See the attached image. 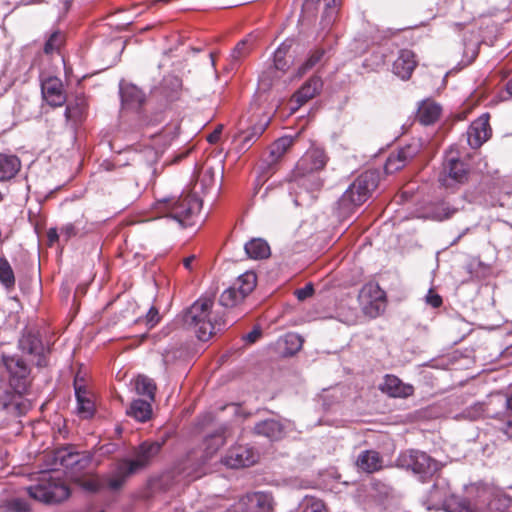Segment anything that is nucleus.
<instances>
[{
	"label": "nucleus",
	"instance_id": "nucleus-56",
	"mask_svg": "<svg viewBox=\"0 0 512 512\" xmlns=\"http://www.w3.org/2000/svg\"><path fill=\"white\" fill-rule=\"evenodd\" d=\"M503 432L505 435H507L509 438H512V419L511 420H508L504 427H503Z\"/></svg>",
	"mask_w": 512,
	"mask_h": 512
},
{
	"label": "nucleus",
	"instance_id": "nucleus-48",
	"mask_svg": "<svg viewBox=\"0 0 512 512\" xmlns=\"http://www.w3.org/2000/svg\"><path fill=\"white\" fill-rule=\"evenodd\" d=\"M79 484L83 489L90 492H96L101 486L99 479L94 476L79 480Z\"/></svg>",
	"mask_w": 512,
	"mask_h": 512
},
{
	"label": "nucleus",
	"instance_id": "nucleus-7",
	"mask_svg": "<svg viewBox=\"0 0 512 512\" xmlns=\"http://www.w3.org/2000/svg\"><path fill=\"white\" fill-rule=\"evenodd\" d=\"M256 284L257 276L254 272L240 275L231 287L223 291L220 304L228 308L239 305L255 289Z\"/></svg>",
	"mask_w": 512,
	"mask_h": 512
},
{
	"label": "nucleus",
	"instance_id": "nucleus-25",
	"mask_svg": "<svg viewBox=\"0 0 512 512\" xmlns=\"http://www.w3.org/2000/svg\"><path fill=\"white\" fill-rule=\"evenodd\" d=\"M356 464L361 470L367 473H373L379 471L383 467V460L379 452L375 450H366L359 454Z\"/></svg>",
	"mask_w": 512,
	"mask_h": 512
},
{
	"label": "nucleus",
	"instance_id": "nucleus-42",
	"mask_svg": "<svg viewBox=\"0 0 512 512\" xmlns=\"http://www.w3.org/2000/svg\"><path fill=\"white\" fill-rule=\"evenodd\" d=\"M64 43V35L60 31L53 32L44 45L45 54L58 52Z\"/></svg>",
	"mask_w": 512,
	"mask_h": 512
},
{
	"label": "nucleus",
	"instance_id": "nucleus-6",
	"mask_svg": "<svg viewBox=\"0 0 512 512\" xmlns=\"http://www.w3.org/2000/svg\"><path fill=\"white\" fill-rule=\"evenodd\" d=\"M378 183L379 173L377 171H365L343 193L340 204L347 208L350 205L359 206L363 204L377 188Z\"/></svg>",
	"mask_w": 512,
	"mask_h": 512
},
{
	"label": "nucleus",
	"instance_id": "nucleus-50",
	"mask_svg": "<svg viewBox=\"0 0 512 512\" xmlns=\"http://www.w3.org/2000/svg\"><path fill=\"white\" fill-rule=\"evenodd\" d=\"M77 232L78 230L76 229L75 225L68 223L61 228L60 235L65 241H68L72 237L76 236Z\"/></svg>",
	"mask_w": 512,
	"mask_h": 512
},
{
	"label": "nucleus",
	"instance_id": "nucleus-30",
	"mask_svg": "<svg viewBox=\"0 0 512 512\" xmlns=\"http://www.w3.org/2000/svg\"><path fill=\"white\" fill-rule=\"evenodd\" d=\"M478 494L474 498H466L455 495L448 503L447 512H480Z\"/></svg>",
	"mask_w": 512,
	"mask_h": 512
},
{
	"label": "nucleus",
	"instance_id": "nucleus-39",
	"mask_svg": "<svg viewBox=\"0 0 512 512\" xmlns=\"http://www.w3.org/2000/svg\"><path fill=\"white\" fill-rule=\"evenodd\" d=\"M420 145L418 143H410L402 148H400L396 152H392L390 155L393 157H398L399 160H402L404 166L411 161L419 152Z\"/></svg>",
	"mask_w": 512,
	"mask_h": 512
},
{
	"label": "nucleus",
	"instance_id": "nucleus-32",
	"mask_svg": "<svg viewBox=\"0 0 512 512\" xmlns=\"http://www.w3.org/2000/svg\"><path fill=\"white\" fill-rule=\"evenodd\" d=\"M152 414V407L150 400L137 399L134 400L130 408L127 410V415L135 418L137 421L146 422L150 419Z\"/></svg>",
	"mask_w": 512,
	"mask_h": 512
},
{
	"label": "nucleus",
	"instance_id": "nucleus-13",
	"mask_svg": "<svg viewBox=\"0 0 512 512\" xmlns=\"http://www.w3.org/2000/svg\"><path fill=\"white\" fill-rule=\"evenodd\" d=\"M489 120V114L484 113L470 124L466 136L467 142L471 148H479L491 137L492 129Z\"/></svg>",
	"mask_w": 512,
	"mask_h": 512
},
{
	"label": "nucleus",
	"instance_id": "nucleus-55",
	"mask_svg": "<svg viewBox=\"0 0 512 512\" xmlns=\"http://www.w3.org/2000/svg\"><path fill=\"white\" fill-rule=\"evenodd\" d=\"M220 134H221V127H219L213 133L208 135V137H207L208 142L209 143H216L219 140V138H220Z\"/></svg>",
	"mask_w": 512,
	"mask_h": 512
},
{
	"label": "nucleus",
	"instance_id": "nucleus-1",
	"mask_svg": "<svg viewBox=\"0 0 512 512\" xmlns=\"http://www.w3.org/2000/svg\"><path fill=\"white\" fill-rule=\"evenodd\" d=\"M2 362L9 387L13 390L5 392L0 398L2 408L14 417L25 415L32 407V403L24 397L31 385V369L18 355H3Z\"/></svg>",
	"mask_w": 512,
	"mask_h": 512
},
{
	"label": "nucleus",
	"instance_id": "nucleus-3",
	"mask_svg": "<svg viewBox=\"0 0 512 512\" xmlns=\"http://www.w3.org/2000/svg\"><path fill=\"white\" fill-rule=\"evenodd\" d=\"M214 302L211 298H200L195 301L184 315L185 324L194 330L197 338L208 341L214 334L221 331L226 322L213 311Z\"/></svg>",
	"mask_w": 512,
	"mask_h": 512
},
{
	"label": "nucleus",
	"instance_id": "nucleus-8",
	"mask_svg": "<svg viewBox=\"0 0 512 512\" xmlns=\"http://www.w3.org/2000/svg\"><path fill=\"white\" fill-rule=\"evenodd\" d=\"M469 170L467 165L461 161L454 152L450 151L443 163L439 175V182L446 188H455L468 180Z\"/></svg>",
	"mask_w": 512,
	"mask_h": 512
},
{
	"label": "nucleus",
	"instance_id": "nucleus-26",
	"mask_svg": "<svg viewBox=\"0 0 512 512\" xmlns=\"http://www.w3.org/2000/svg\"><path fill=\"white\" fill-rule=\"evenodd\" d=\"M256 37L252 34L248 35L243 40L239 41L230 55V69L233 70L237 67L242 59L247 57L253 50Z\"/></svg>",
	"mask_w": 512,
	"mask_h": 512
},
{
	"label": "nucleus",
	"instance_id": "nucleus-4",
	"mask_svg": "<svg viewBox=\"0 0 512 512\" xmlns=\"http://www.w3.org/2000/svg\"><path fill=\"white\" fill-rule=\"evenodd\" d=\"M201 201L195 195L187 194L179 198L158 199L156 209L164 217H170L181 225H187L193 216L199 213Z\"/></svg>",
	"mask_w": 512,
	"mask_h": 512
},
{
	"label": "nucleus",
	"instance_id": "nucleus-36",
	"mask_svg": "<svg viewBox=\"0 0 512 512\" xmlns=\"http://www.w3.org/2000/svg\"><path fill=\"white\" fill-rule=\"evenodd\" d=\"M137 394L145 396L153 402L155 400L156 385L152 379L146 376H138L135 380Z\"/></svg>",
	"mask_w": 512,
	"mask_h": 512
},
{
	"label": "nucleus",
	"instance_id": "nucleus-19",
	"mask_svg": "<svg viewBox=\"0 0 512 512\" xmlns=\"http://www.w3.org/2000/svg\"><path fill=\"white\" fill-rule=\"evenodd\" d=\"M379 389L393 398H407L414 393V387L411 384L404 383L395 375L387 374Z\"/></svg>",
	"mask_w": 512,
	"mask_h": 512
},
{
	"label": "nucleus",
	"instance_id": "nucleus-28",
	"mask_svg": "<svg viewBox=\"0 0 512 512\" xmlns=\"http://www.w3.org/2000/svg\"><path fill=\"white\" fill-rule=\"evenodd\" d=\"M21 168L19 158L12 154L0 153V181L15 177Z\"/></svg>",
	"mask_w": 512,
	"mask_h": 512
},
{
	"label": "nucleus",
	"instance_id": "nucleus-54",
	"mask_svg": "<svg viewBox=\"0 0 512 512\" xmlns=\"http://www.w3.org/2000/svg\"><path fill=\"white\" fill-rule=\"evenodd\" d=\"M61 235L58 233L56 228H50L47 231V238L49 245H53Z\"/></svg>",
	"mask_w": 512,
	"mask_h": 512
},
{
	"label": "nucleus",
	"instance_id": "nucleus-5",
	"mask_svg": "<svg viewBox=\"0 0 512 512\" xmlns=\"http://www.w3.org/2000/svg\"><path fill=\"white\" fill-rule=\"evenodd\" d=\"M29 496L37 501L53 504L66 500L70 490L58 477L44 474L36 485L27 488Z\"/></svg>",
	"mask_w": 512,
	"mask_h": 512
},
{
	"label": "nucleus",
	"instance_id": "nucleus-34",
	"mask_svg": "<svg viewBox=\"0 0 512 512\" xmlns=\"http://www.w3.org/2000/svg\"><path fill=\"white\" fill-rule=\"evenodd\" d=\"M268 121L256 123L240 133L241 148L248 149L265 131Z\"/></svg>",
	"mask_w": 512,
	"mask_h": 512
},
{
	"label": "nucleus",
	"instance_id": "nucleus-52",
	"mask_svg": "<svg viewBox=\"0 0 512 512\" xmlns=\"http://www.w3.org/2000/svg\"><path fill=\"white\" fill-rule=\"evenodd\" d=\"M313 293H314V288H313V285L310 283L305 285L303 288L297 289L295 291V295H296L297 299L300 301H303V300L309 298L310 296L313 295Z\"/></svg>",
	"mask_w": 512,
	"mask_h": 512
},
{
	"label": "nucleus",
	"instance_id": "nucleus-37",
	"mask_svg": "<svg viewBox=\"0 0 512 512\" xmlns=\"http://www.w3.org/2000/svg\"><path fill=\"white\" fill-rule=\"evenodd\" d=\"M303 338L296 333H288L283 338V343L285 345L284 354L286 356H292L301 350L303 346Z\"/></svg>",
	"mask_w": 512,
	"mask_h": 512
},
{
	"label": "nucleus",
	"instance_id": "nucleus-29",
	"mask_svg": "<svg viewBox=\"0 0 512 512\" xmlns=\"http://www.w3.org/2000/svg\"><path fill=\"white\" fill-rule=\"evenodd\" d=\"M57 459L60 460V464L63 467L71 469H73L75 466L85 468L91 462L90 455L71 452L67 449L58 451Z\"/></svg>",
	"mask_w": 512,
	"mask_h": 512
},
{
	"label": "nucleus",
	"instance_id": "nucleus-10",
	"mask_svg": "<svg viewBox=\"0 0 512 512\" xmlns=\"http://www.w3.org/2000/svg\"><path fill=\"white\" fill-rule=\"evenodd\" d=\"M359 298L364 312L370 317H377L385 310L386 295L378 284H366L361 289Z\"/></svg>",
	"mask_w": 512,
	"mask_h": 512
},
{
	"label": "nucleus",
	"instance_id": "nucleus-17",
	"mask_svg": "<svg viewBox=\"0 0 512 512\" xmlns=\"http://www.w3.org/2000/svg\"><path fill=\"white\" fill-rule=\"evenodd\" d=\"M44 100L52 107H60L66 102V94L61 79L49 76L41 82Z\"/></svg>",
	"mask_w": 512,
	"mask_h": 512
},
{
	"label": "nucleus",
	"instance_id": "nucleus-20",
	"mask_svg": "<svg viewBox=\"0 0 512 512\" xmlns=\"http://www.w3.org/2000/svg\"><path fill=\"white\" fill-rule=\"evenodd\" d=\"M243 503L247 506L248 512H272L274 500L271 493L268 492H252L242 498Z\"/></svg>",
	"mask_w": 512,
	"mask_h": 512
},
{
	"label": "nucleus",
	"instance_id": "nucleus-44",
	"mask_svg": "<svg viewBox=\"0 0 512 512\" xmlns=\"http://www.w3.org/2000/svg\"><path fill=\"white\" fill-rule=\"evenodd\" d=\"M161 320V315L159 313V310L152 306L146 313V315L143 318H139L137 322H143L148 329L154 328Z\"/></svg>",
	"mask_w": 512,
	"mask_h": 512
},
{
	"label": "nucleus",
	"instance_id": "nucleus-45",
	"mask_svg": "<svg viewBox=\"0 0 512 512\" xmlns=\"http://www.w3.org/2000/svg\"><path fill=\"white\" fill-rule=\"evenodd\" d=\"M5 508L7 512H29L30 506L27 501L21 498H13L6 502Z\"/></svg>",
	"mask_w": 512,
	"mask_h": 512
},
{
	"label": "nucleus",
	"instance_id": "nucleus-9",
	"mask_svg": "<svg viewBox=\"0 0 512 512\" xmlns=\"http://www.w3.org/2000/svg\"><path fill=\"white\" fill-rule=\"evenodd\" d=\"M401 465L419 475L422 480L433 476L439 469L437 461L422 451L411 450L400 456Z\"/></svg>",
	"mask_w": 512,
	"mask_h": 512
},
{
	"label": "nucleus",
	"instance_id": "nucleus-40",
	"mask_svg": "<svg viewBox=\"0 0 512 512\" xmlns=\"http://www.w3.org/2000/svg\"><path fill=\"white\" fill-rule=\"evenodd\" d=\"M291 41L283 42L274 53V65L278 70H285L288 67L286 55L291 48Z\"/></svg>",
	"mask_w": 512,
	"mask_h": 512
},
{
	"label": "nucleus",
	"instance_id": "nucleus-22",
	"mask_svg": "<svg viewBox=\"0 0 512 512\" xmlns=\"http://www.w3.org/2000/svg\"><path fill=\"white\" fill-rule=\"evenodd\" d=\"M254 431L258 435L277 441L284 437L285 426L279 420L269 419L257 423Z\"/></svg>",
	"mask_w": 512,
	"mask_h": 512
},
{
	"label": "nucleus",
	"instance_id": "nucleus-12",
	"mask_svg": "<svg viewBox=\"0 0 512 512\" xmlns=\"http://www.w3.org/2000/svg\"><path fill=\"white\" fill-rule=\"evenodd\" d=\"M480 512H508L512 505V498L502 493H495L490 489L478 490Z\"/></svg>",
	"mask_w": 512,
	"mask_h": 512
},
{
	"label": "nucleus",
	"instance_id": "nucleus-57",
	"mask_svg": "<svg viewBox=\"0 0 512 512\" xmlns=\"http://www.w3.org/2000/svg\"><path fill=\"white\" fill-rule=\"evenodd\" d=\"M195 259V256L191 255L183 260V265L187 270H192V263Z\"/></svg>",
	"mask_w": 512,
	"mask_h": 512
},
{
	"label": "nucleus",
	"instance_id": "nucleus-16",
	"mask_svg": "<svg viewBox=\"0 0 512 512\" xmlns=\"http://www.w3.org/2000/svg\"><path fill=\"white\" fill-rule=\"evenodd\" d=\"M19 348L23 353L36 358L35 365L45 367L47 359L44 346L40 338L32 331H25L19 339Z\"/></svg>",
	"mask_w": 512,
	"mask_h": 512
},
{
	"label": "nucleus",
	"instance_id": "nucleus-27",
	"mask_svg": "<svg viewBox=\"0 0 512 512\" xmlns=\"http://www.w3.org/2000/svg\"><path fill=\"white\" fill-rule=\"evenodd\" d=\"M441 107L431 100H424L418 107L417 119L421 124L430 125L436 122L441 114Z\"/></svg>",
	"mask_w": 512,
	"mask_h": 512
},
{
	"label": "nucleus",
	"instance_id": "nucleus-35",
	"mask_svg": "<svg viewBox=\"0 0 512 512\" xmlns=\"http://www.w3.org/2000/svg\"><path fill=\"white\" fill-rule=\"evenodd\" d=\"M15 274L9 261L0 256V283L7 290L11 291L15 287Z\"/></svg>",
	"mask_w": 512,
	"mask_h": 512
},
{
	"label": "nucleus",
	"instance_id": "nucleus-59",
	"mask_svg": "<svg viewBox=\"0 0 512 512\" xmlns=\"http://www.w3.org/2000/svg\"><path fill=\"white\" fill-rule=\"evenodd\" d=\"M507 407L512 410V395L510 397H508L507 401Z\"/></svg>",
	"mask_w": 512,
	"mask_h": 512
},
{
	"label": "nucleus",
	"instance_id": "nucleus-41",
	"mask_svg": "<svg viewBox=\"0 0 512 512\" xmlns=\"http://www.w3.org/2000/svg\"><path fill=\"white\" fill-rule=\"evenodd\" d=\"M325 51L322 48H317L311 52L308 59L299 67V75L305 74L307 71L316 66L324 57Z\"/></svg>",
	"mask_w": 512,
	"mask_h": 512
},
{
	"label": "nucleus",
	"instance_id": "nucleus-15",
	"mask_svg": "<svg viewBox=\"0 0 512 512\" xmlns=\"http://www.w3.org/2000/svg\"><path fill=\"white\" fill-rule=\"evenodd\" d=\"M327 163V156L324 150L319 148L309 149L296 165L298 176L305 177L309 174L322 170Z\"/></svg>",
	"mask_w": 512,
	"mask_h": 512
},
{
	"label": "nucleus",
	"instance_id": "nucleus-38",
	"mask_svg": "<svg viewBox=\"0 0 512 512\" xmlns=\"http://www.w3.org/2000/svg\"><path fill=\"white\" fill-rule=\"evenodd\" d=\"M420 145L418 143H410L402 148H400L396 152H392L390 155L393 157H398L399 160H402L404 166L411 161L419 152Z\"/></svg>",
	"mask_w": 512,
	"mask_h": 512
},
{
	"label": "nucleus",
	"instance_id": "nucleus-2",
	"mask_svg": "<svg viewBox=\"0 0 512 512\" xmlns=\"http://www.w3.org/2000/svg\"><path fill=\"white\" fill-rule=\"evenodd\" d=\"M163 442L147 440L135 447L132 458L120 460L110 476L107 484L111 489H119L126 480L149 467L162 449Z\"/></svg>",
	"mask_w": 512,
	"mask_h": 512
},
{
	"label": "nucleus",
	"instance_id": "nucleus-14",
	"mask_svg": "<svg viewBox=\"0 0 512 512\" xmlns=\"http://www.w3.org/2000/svg\"><path fill=\"white\" fill-rule=\"evenodd\" d=\"M257 453L250 447L237 445L231 447L222 459V463L232 469L249 467L257 461Z\"/></svg>",
	"mask_w": 512,
	"mask_h": 512
},
{
	"label": "nucleus",
	"instance_id": "nucleus-11",
	"mask_svg": "<svg viewBox=\"0 0 512 512\" xmlns=\"http://www.w3.org/2000/svg\"><path fill=\"white\" fill-rule=\"evenodd\" d=\"M294 139L291 136H284L277 139L269 148V155L262 160L259 170L263 176H269L275 172V166L293 145Z\"/></svg>",
	"mask_w": 512,
	"mask_h": 512
},
{
	"label": "nucleus",
	"instance_id": "nucleus-18",
	"mask_svg": "<svg viewBox=\"0 0 512 512\" xmlns=\"http://www.w3.org/2000/svg\"><path fill=\"white\" fill-rule=\"evenodd\" d=\"M454 494L450 491L449 483L445 479H438L428 495V509H444L448 511V503Z\"/></svg>",
	"mask_w": 512,
	"mask_h": 512
},
{
	"label": "nucleus",
	"instance_id": "nucleus-53",
	"mask_svg": "<svg viewBox=\"0 0 512 512\" xmlns=\"http://www.w3.org/2000/svg\"><path fill=\"white\" fill-rule=\"evenodd\" d=\"M262 335L260 328L256 327L251 332H249L245 337V341L248 343H255Z\"/></svg>",
	"mask_w": 512,
	"mask_h": 512
},
{
	"label": "nucleus",
	"instance_id": "nucleus-49",
	"mask_svg": "<svg viewBox=\"0 0 512 512\" xmlns=\"http://www.w3.org/2000/svg\"><path fill=\"white\" fill-rule=\"evenodd\" d=\"M404 167V163L402 160H399L398 157H393L389 155L386 163H385V171L387 173H394Z\"/></svg>",
	"mask_w": 512,
	"mask_h": 512
},
{
	"label": "nucleus",
	"instance_id": "nucleus-23",
	"mask_svg": "<svg viewBox=\"0 0 512 512\" xmlns=\"http://www.w3.org/2000/svg\"><path fill=\"white\" fill-rule=\"evenodd\" d=\"M122 103L129 108H139L145 101V94L134 84H121Z\"/></svg>",
	"mask_w": 512,
	"mask_h": 512
},
{
	"label": "nucleus",
	"instance_id": "nucleus-24",
	"mask_svg": "<svg viewBox=\"0 0 512 512\" xmlns=\"http://www.w3.org/2000/svg\"><path fill=\"white\" fill-rule=\"evenodd\" d=\"M321 88V78L313 76L293 95V101L298 103V105H302L312 99L321 90Z\"/></svg>",
	"mask_w": 512,
	"mask_h": 512
},
{
	"label": "nucleus",
	"instance_id": "nucleus-60",
	"mask_svg": "<svg viewBox=\"0 0 512 512\" xmlns=\"http://www.w3.org/2000/svg\"><path fill=\"white\" fill-rule=\"evenodd\" d=\"M321 186H322V182L320 180H318L316 188H320Z\"/></svg>",
	"mask_w": 512,
	"mask_h": 512
},
{
	"label": "nucleus",
	"instance_id": "nucleus-58",
	"mask_svg": "<svg viewBox=\"0 0 512 512\" xmlns=\"http://www.w3.org/2000/svg\"><path fill=\"white\" fill-rule=\"evenodd\" d=\"M506 90L512 96V78L506 84Z\"/></svg>",
	"mask_w": 512,
	"mask_h": 512
},
{
	"label": "nucleus",
	"instance_id": "nucleus-31",
	"mask_svg": "<svg viewBox=\"0 0 512 512\" xmlns=\"http://www.w3.org/2000/svg\"><path fill=\"white\" fill-rule=\"evenodd\" d=\"M75 394L78 404V415L85 419L92 417L95 411V406L92 399L88 396V392L81 387H75Z\"/></svg>",
	"mask_w": 512,
	"mask_h": 512
},
{
	"label": "nucleus",
	"instance_id": "nucleus-61",
	"mask_svg": "<svg viewBox=\"0 0 512 512\" xmlns=\"http://www.w3.org/2000/svg\"><path fill=\"white\" fill-rule=\"evenodd\" d=\"M116 431H117V433H118V434H121V431H122V430H121V428H120V427H117V428H116Z\"/></svg>",
	"mask_w": 512,
	"mask_h": 512
},
{
	"label": "nucleus",
	"instance_id": "nucleus-33",
	"mask_svg": "<svg viewBox=\"0 0 512 512\" xmlns=\"http://www.w3.org/2000/svg\"><path fill=\"white\" fill-rule=\"evenodd\" d=\"M245 252L251 259H264L270 255L268 243L260 238L252 239L245 244Z\"/></svg>",
	"mask_w": 512,
	"mask_h": 512
},
{
	"label": "nucleus",
	"instance_id": "nucleus-47",
	"mask_svg": "<svg viewBox=\"0 0 512 512\" xmlns=\"http://www.w3.org/2000/svg\"><path fill=\"white\" fill-rule=\"evenodd\" d=\"M86 109V103L84 99L80 100V103L77 104L76 107H73L72 105H67L65 115L67 118H74L79 117L83 114V112Z\"/></svg>",
	"mask_w": 512,
	"mask_h": 512
},
{
	"label": "nucleus",
	"instance_id": "nucleus-43",
	"mask_svg": "<svg viewBox=\"0 0 512 512\" xmlns=\"http://www.w3.org/2000/svg\"><path fill=\"white\" fill-rule=\"evenodd\" d=\"M302 512H327L322 500L315 497H307L302 504Z\"/></svg>",
	"mask_w": 512,
	"mask_h": 512
},
{
	"label": "nucleus",
	"instance_id": "nucleus-46",
	"mask_svg": "<svg viewBox=\"0 0 512 512\" xmlns=\"http://www.w3.org/2000/svg\"><path fill=\"white\" fill-rule=\"evenodd\" d=\"M205 445H206V452H207V454L211 456L221 446L224 445V438L220 434L213 435V436H211V437L206 439Z\"/></svg>",
	"mask_w": 512,
	"mask_h": 512
},
{
	"label": "nucleus",
	"instance_id": "nucleus-21",
	"mask_svg": "<svg viewBox=\"0 0 512 512\" xmlns=\"http://www.w3.org/2000/svg\"><path fill=\"white\" fill-rule=\"evenodd\" d=\"M417 66L413 51L403 49L393 63V72L402 80H408Z\"/></svg>",
	"mask_w": 512,
	"mask_h": 512
},
{
	"label": "nucleus",
	"instance_id": "nucleus-51",
	"mask_svg": "<svg viewBox=\"0 0 512 512\" xmlns=\"http://www.w3.org/2000/svg\"><path fill=\"white\" fill-rule=\"evenodd\" d=\"M426 303L433 308H438L442 305V298L440 295L435 293L432 289L429 290L425 297Z\"/></svg>",
	"mask_w": 512,
	"mask_h": 512
}]
</instances>
